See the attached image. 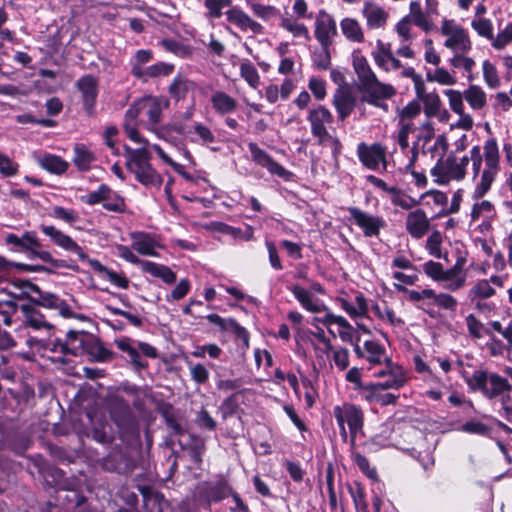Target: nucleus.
Listing matches in <instances>:
<instances>
[{"mask_svg":"<svg viewBox=\"0 0 512 512\" xmlns=\"http://www.w3.org/2000/svg\"><path fill=\"white\" fill-rule=\"evenodd\" d=\"M466 53H455L449 61L454 68H463L466 72L471 73L475 66V61L471 57L465 56Z\"/></svg>","mask_w":512,"mask_h":512,"instance_id":"nucleus-62","label":"nucleus"},{"mask_svg":"<svg viewBox=\"0 0 512 512\" xmlns=\"http://www.w3.org/2000/svg\"><path fill=\"white\" fill-rule=\"evenodd\" d=\"M376 65L385 71L397 70L402 67V63L391 52L390 44H385L381 40L376 41V50L372 52Z\"/></svg>","mask_w":512,"mask_h":512,"instance_id":"nucleus-18","label":"nucleus"},{"mask_svg":"<svg viewBox=\"0 0 512 512\" xmlns=\"http://www.w3.org/2000/svg\"><path fill=\"white\" fill-rule=\"evenodd\" d=\"M253 161L262 167H265L270 173L275 174L285 180L289 179L292 175L291 172L286 170L282 165L274 161L264 150L258 147L255 143L248 144Z\"/></svg>","mask_w":512,"mask_h":512,"instance_id":"nucleus-15","label":"nucleus"},{"mask_svg":"<svg viewBox=\"0 0 512 512\" xmlns=\"http://www.w3.org/2000/svg\"><path fill=\"white\" fill-rule=\"evenodd\" d=\"M491 41L492 46L497 50H501L506 47L512 41L511 24L508 23L505 28L496 35V37L493 36Z\"/></svg>","mask_w":512,"mask_h":512,"instance_id":"nucleus-64","label":"nucleus"},{"mask_svg":"<svg viewBox=\"0 0 512 512\" xmlns=\"http://www.w3.org/2000/svg\"><path fill=\"white\" fill-rule=\"evenodd\" d=\"M314 36L321 48H330L337 36V24L334 17L326 10L321 9L315 17Z\"/></svg>","mask_w":512,"mask_h":512,"instance_id":"nucleus-9","label":"nucleus"},{"mask_svg":"<svg viewBox=\"0 0 512 512\" xmlns=\"http://www.w3.org/2000/svg\"><path fill=\"white\" fill-rule=\"evenodd\" d=\"M416 93L419 100L423 103L424 113L427 118L439 114L442 101L436 92H426L421 85L416 86Z\"/></svg>","mask_w":512,"mask_h":512,"instance_id":"nucleus-28","label":"nucleus"},{"mask_svg":"<svg viewBox=\"0 0 512 512\" xmlns=\"http://www.w3.org/2000/svg\"><path fill=\"white\" fill-rule=\"evenodd\" d=\"M41 231L57 246L84 258L82 248L70 236L64 234L59 229H56L54 226L42 225Z\"/></svg>","mask_w":512,"mask_h":512,"instance_id":"nucleus-20","label":"nucleus"},{"mask_svg":"<svg viewBox=\"0 0 512 512\" xmlns=\"http://www.w3.org/2000/svg\"><path fill=\"white\" fill-rule=\"evenodd\" d=\"M395 289L399 292L405 293L407 295V298L411 302H419L424 299H431L432 296H434V290L433 289H422L420 291L418 290H409L405 286L401 284H395Z\"/></svg>","mask_w":512,"mask_h":512,"instance_id":"nucleus-54","label":"nucleus"},{"mask_svg":"<svg viewBox=\"0 0 512 512\" xmlns=\"http://www.w3.org/2000/svg\"><path fill=\"white\" fill-rule=\"evenodd\" d=\"M496 294L495 289L487 279L477 281L469 290L468 298L471 302L476 300H486L493 297Z\"/></svg>","mask_w":512,"mask_h":512,"instance_id":"nucleus-40","label":"nucleus"},{"mask_svg":"<svg viewBox=\"0 0 512 512\" xmlns=\"http://www.w3.org/2000/svg\"><path fill=\"white\" fill-rule=\"evenodd\" d=\"M465 323L467 326V330L469 333V336L473 339H480L483 337L484 334L488 335L489 337H493L491 330L489 328H486L484 324L477 319V317L474 314H469L465 318Z\"/></svg>","mask_w":512,"mask_h":512,"instance_id":"nucleus-47","label":"nucleus"},{"mask_svg":"<svg viewBox=\"0 0 512 512\" xmlns=\"http://www.w3.org/2000/svg\"><path fill=\"white\" fill-rule=\"evenodd\" d=\"M406 231L414 239H421L430 228V220L422 209L411 211L405 221Z\"/></svg>","mask_w":512,"mask_h":512,"instance_id":"nucleus-17","label":"nucleus"},{"mask_svg":"<svg viewBox=\"0 0 512 512\" xmlns=\"http://www.w3.org/2000/svg\"><path fill=\"white\" fill-rule=\"evenodd\" d=\"M299 18L292 16H281L280 26L292 34L295 38H302L306 41L311 39L308 27L298 21Z\"/></svg>","mask_w":512,"mask_h":512,"instance_id":"nucleus-37","label":"nucleus"},{"mask_svg":"<svg viewBox=\"0 0 512 512\" xmlns=\"http://www.w3.org/2000/svg\"><path fill=\"white\" fill-rule=\"evenodd\" d=\"M96 269L100 273L104 274L105 277L111 283H113L115 286H117L119 288H122V289H127L128 288L129 280L123 274H120V273H117V272H115L113 270H110V269H108L107 267L103 266L100 263H97Z\"/></svg>","mask_w":512,"mask_h":512,"instance_id":"nucleus-52","label":"nucleus"},{"mask_svg":"<svg viewBox=\"0 0 512 512\" xmlns=\"http://www.w3.org/2000/svg\"><path fill=\"white\" fill-rule=\"evenodd\" d=\"M488 374L482 370H476L471 377L466 379V383L472 390L484 391L485 385L487 384Z\"/></svg>","mask_w":512,"mask_h":512,"instance_id":"nucleus-63","label":"nucleus"},{"mask_svg":"<svg viewBox=\"0 0 512 512\" xmlns=\"http://www.w3.org/2000/svg\"><path fill=\"white\" fill-rule=\"evenodd\" d=\"M85 355L90 356L95 361H108L112 357V352L106 349L101 341L94 335L86 336Z\"/></svg>","mask_w":512,"mask_h":512,"instance_id":"nucleus-33","label":"nucleus"},{"mask_svg":"<svg viewBox=\"0 0 512 512\" xmlns=\"http://www.w3.org/2000/svg\"><path fill=\"white\" fill-rule=\"evenodd\" d=\"M471 26L479 36L489 40L493 39V24L491 20L478 18L472 21Z\"/></svg>","mask_w":512,"mask_h":512,"instance_id":"nucleus-58","label":"nucleus"},{"mask_svg":"<svg viewBox=\"0 0 512 512\" xmlns=\"http://www.w3.org/2000/svg\"><path fill=\"white\" fill-rule=\"evenodd\" d=\"M339 302L341 304V308L353 318L364 316L368 311L366 299L361 294L355 297V304H352L345 299H339Z\"/></svg>","mask_w":512,"mask_h":512,"instance_id":"nucleus-45","label":"nucleus"},{"mask_svg":"<svg viewBox=\"0 0 512 512\" xmlns=\"http://www.w3.org/2000/svg\"><path fill=\"white\" fill-rule=\"evenodd\" d=\"M314 321L320 322L326 327H329L332 324L338 325L341 328L339 330V337L341 340L344 342L352 341L353 327L344 317L327 312L322 318H314Z\"/></svg>","mask_w":512,"mask_h":512,"instance_id":"nucleus-29","label":"nucleus"},{"mask_svg":"<svg viewBox=\"0 0 512 512\" xmlns=\"http://www.w3.org/2000/svg\"><path fill=\"white\" fill-rule=\"evenodd\" d=\"M431 299L433 300V303L439 308L450 311H455L458 305L456 298L446 293L436 294L434 292V296H432Z\"/></svg>","mask_w":512,"mask_h":512,"instance_id":"nucleus-61","label":"nucleus"},{"mask_svg":"<svg viewBox=\"0 0 512 512\" xmlns=\"http://www.w3.org/2000/svg\"><path fill=\"white\" fill-rule=\"evenodd\" d=\"M365 96L363 100L377 107H382V99L391 98L396 94L395 88L390 84L382 83L377 77L365 84L362 88Z\"/></svg>","mask_w":512,"mask_h":512,"instance_id":"nucleus-13","label":"nucleus"},{"mask_svg":"<svg viewBox=\"0 0 512 512\" xmlns=\"http://www.w3.org/2000/svg\"><path fill=\"white\" fill-rule=\"evenodd\" d=\"M352 65L360 82L361 88L371 80H374L375 77H377L371 69L366 57L363 56L359 51L353 52Z\"/></svg>","mask_w":512,"mask_h":512,"instance_id":"nucleus-27","label":"nucleus"},{"mask_svg":"<svg viewBox=\"0 0 512 512\" xmlns=\"http://www.w3.org/2000/svg\"><path fill=\"white\" fill-rule=\"evenodd\" d=\"M5 242L28 252L30 259L37 258L46 263H56L50 252L41 249L42 245L33 231H26L21 237L13 233L7 234Z\"/></svg>","mask_w":512,"mask_h":512,"instance_id":"nucleus-6","label":"nucleus"},{"mask_svg":"<svg viewBox=\"0 0 512 512\" xmlns=\"http://www.w3.org/2000/svg\"><path fill=\"white\" fill-rule=\"evenodd\" d=\"M340 29L344 37L353 43H362L365 40L364 31L357 19L345 17L340 22Z\"/></svg>","mask_w":512,"mask_h":512,"instance_id":"nucleus-32","label":"nucleus"},{"mask_svg":"<svg viewBox=\"0 0 512 512\" xmlns=\"http://www.w3.org/2000/svg\"><path fill=\"white\" fill-rule=\"evenodd\" d=\"M21 309L25 316V323L35 329H47L51 330L53 328L52 324L47 322L44 318V316L34 307L31 305H22Z\"/></svg>","mask_w":512,"mask_h":512,"instance_id":"nucleus-38","label":"nucleus"},{"mask_svg":"<svg viewBox=\"0 0 512 512\" xmlns=\"http://www.w3.org/2000/svg\"><path fill=\"white\" fill-rule=\"evenodd\" d=\"M193 87V82L185 77L177 76L169 87V93L176 99H182Z\"/></svg>","mask_w":512,"mask_h":512,"instance_id":"nucleus-49","label":"nucleus"},{"mask_svg":"<svg viewBox=\"0 0 512 512\" xmlns=\"http://www.w3.org/2000/svg\"><path fill=\"white\" fill-rule=\"evenodd\" d=\"M168 101L157 97H144L136 101L127 111L126 117L136 121L138 116L144 113L148 117L151 126L157 125L161 120L163 109L167 108Z\"/></svg>","mask_w":512,"mask_h":512,"instance_id":"nucleus-5","label":"nucleus"},{"mask_svg":"<svg viewBox=\"0 0 512 512\" xmlns=\"http://www.w3.org/2000/svg\"><path fill=\"white\" fill-rule=\"evenodd\" d=\"M288 289L306 310L313 313L321 311V306L313 301L310 291L299 285H292Z\"/></svg>","mask_w":512,"mask_h":512,"instance_id":"nucleus-42","label":"nucleus"},{"mask_svg":"<svg viewBox=\"0 0 512 512\" xmlns=\"http://www.w3.org/2000/svg\"><path fill=\"white\" fill-rule=\"evenodd\" d=\"M407 382V374L402 366L400 367H392L390 371H388V377H385L383 381L375 382L380 388H384L386 390L389 389H400Z\"/></svg>","mask_w":512,"mask_h":512,"instance_id":"nucleus-35","label":"nucleus"},{"mask_svg":"<svg viewBox=\"0 0 512 512\" xmlns=\"http://www.w3.org/2000/svg\"><path fill=\"white\" fill-rule=\"evenodd\" d=\"M125 206L124 198L109 187V194L103 202V207L108 211L122 213L125 211Z\"/></svg>","mask_w":512,"mask_h":512,"instance_id":"nucleus-53","label":"nucleus"},{"mask_svg":"<svg viewBox=\"0 0 512 512\" xmlns=\"http://www.w3.org/2000/svg\"><path fill=\"white\" fill-rule=\"evenodd\" d=\"M240 75L252 88H257L260 85V75L255 66L245 60L240 64Z\"/></svg>","mask_w":512,"mask_h":512,"instance_id":"nucleus-50","label":"nucleus"},{"mask_svg":"<svg viewBox=\"0 0 512 512\" xmlns=\"http://www.w3.org/2000/svg\"><path fill=\"white\" fill-rule=\"evenodd\" d=\"M511 385L507 379L498 374H488L487 384L485 385L483 394L488 398H495L504 392L511 390Z\"/></svg>","mask_w":512,"mask_h":512,"instance_id":"nucleus-34","label":"nucleus"},{"mask_svg":"<svg viewBox=\"0 0 512 512\" xmlns=\"http://www.w3.org/2000/svg\"><path fill=\"white\" fill-rule=\"evenodd\" d=\"M109 194V186L102 184L96 191H92L86 195L81 196V201L87 205H96L103 203Z\"/></svg>","mask_w":512,"mask_h":512,"instance_id":"nucleus-57","label":"nucleus"},{"mask_svg":"<svg viewBox=\"0 0 512 512\" xmlns=\"http://www.w3.org/2000/svg\"><path fill=\"white\" fill-rule=\"evenodd\" d=\"M173 70L174 66L172 64L159 62L148 67L133 65L131 72L136 78L142 81H147L150 78L168 76Z\"/></svg>","mask_w":512,"mask_h":512,"instance_id":"nucleus-23","label":"nucleus"},{"mask_svg":"<svg viewBox=\"0 0 512 512\" xmlns=\"http://www.w3.org/2000/svg\"><path fill=\"white\" fill-rule=\"evenodd\" d=\"M440 32L446 38L444 46L454 53L469 52L472 49L468 32L455 20L443 19Z\"/></svg>","mask_w":512,"mask_h":512,"instance_id":"nucleus-4","label":"nucleus"},{"mask_svg":"<svg viewBox=\"0 0 512 512\" xmlns=\"http://www.w3.org/2000/svg\"><path fill=\"white\" fill-rule=\"evenodd\" d=\"M132 249L144 256L157 257L156 248L159 247L154 238L147 233H131Z\"/></svg>","mask_w":512,"mask_h":512,"instance_id":"nucleus-26","label":"nucleus"},{"mask_svg":"<svg viewBox=\"0 0 512 512\" xmlns=\"http://www.w3.org/2000/svg\"><path fill=\"white\" fill-rule=\"evenodd\" d=\"M202 496L210 505L212 502H219L231 493V487L225 480H219L215 483H205L202 486Z\"/></svg>","mask_w":512,"mask_h":512,"instance_id":"nucleus-25","label":"nucleus"},{"mask_svg":"<svg viewBox=\"0 0 512 512\" xmlns=\"http://www.w3.org/2000/svg\"><path fill=\"white\" fill-rule=\"evenodd\" d=\"M95 161L94 154L83 145L74 147L73 163L81 171H88Z\"/></svg>","mask_w":512,"mask_h":512,"instance_id":"nucleus-46","label":"nucleus"},{"mask_svg":"<svg viewBox=\"0 0 512 512\" xmlns=\"http://www.w3.org/2000/svg\"><path fill=\"white\" fill-rule=\"evenodd\" d=\"M204 6L207 9V17L212 19H219L224 8H231L232 0H204Z\"/></svg>","mask_w":512,"mask_h":512,"instance_id":"nucleus-51","label":"nucleus"},{"mask_svg":"<svg viewBox=\"0 0 512 512\" xmlns=\"http://www.w3.org/2000/svg\"><path fill=\"white\" fill-rule=\"evenodd\" d=\"M444 94L448 97L449 106L451 110L456 114H462V112L464 111V92L461 93L460 91L457 90L448 89L444 91Z\"/></svg>","mask_w":512,"mask_h":512,"instance_id":"nucleus-60","label":"nucleus"},{"mask_svg":"<svg viewBox=\"0 0 512 512\" xmlns=\"http://www.w3.org/2000/svg\"><path fill=\"white\" fill-rule=\"evenodd\" d=\"M142 270L153 277L160 278L166 284H172L176 281V274L168 267L151 261L142 263Z\"/></svg>","mask_w":512,"mask_h":512,"instance_id":"nucleus-36","label":"nucleus"},{"mask_svg":"<svg viewBox=\"0 0 512 512\" xmlns=\"http://www.w3.org/2000/svg\"><path fill=\"white\" fill-rule=\"evenodd\" d=\"M89 333L80 331H69L64 342H58L60 352L64 355L71 354L73 356L85 355L86 336Z\"/></svg>","mask_w":512,"mask_h":512,"instance_id":"nucleus-22","label":"nucleus"},{"mask_svg":"<svg viewBox=\"0 0 512 512\" xmlns=\"http://www.w3.org/2000/svg\"><path fill=\"white\" fill-rule=\"evenodd\" d=\"M496 217V210L492 202L488 200H476L470 212V221L475 223L483 220L481 230H488L491 227V221Z\"/></svg>","mask_w":512,"mask_h":512,"instance_id":"nucleus-19","label":"nucleus"},{"mask_svg":"<svg viewBox=\"0 0 512 512\" xmlns=\"http://www.w3.org/2000/svg\"><path fill=\"white\" fill-rule=\"evenodd\" d=\"M87 417L89 418L92 424L91 437L97 441L98 443H108L110 442V437L107 435L105 431V426L102 421L96 422L91 413H87Z\"/></svg>","mask_w":512,"mask_h":512,"instance_id":"nucleus-59","label":"nucleus"},{"mask_svg":"<svg viewBox=\"0 0 512 512\" xmlns=\"http://www.w3.org/2000/svg\"><path fill=\"white\" fill-rule=\"evenodd\" d=\"M108 410L112 421L121 430L122 435L124 431H131L135 436L138 435L128 402L120 397H112L108 401Z\"/></svg>","mask_w":512,"mask_h":512,"instance_id":"nucleus-8","label":"nucleus"},{"mask_svg":"<svg viewBox=\"0 0 512 512\" xmlns=\"http://www.w3.org/2000/svg\"><path fill=\"white\" fill-rule=\"evenodd\" d=\"M483 78L487 86L491 89H496L500 86V78L496 67L488 60H485L482 65Z\"/></svg>","mask_w":512,"mask_h":512,"instance_id":"nucleus-55","label":"nucleus"},{"mask_svg":"<svg viewBox=\"0 0 512 512\" xmlns=\"http://www.w3.org/2000/svg\"><path fill=\"white\" fill-rule=\"evenodd\" d=\"M36 162L44 170L57 175L65 173L69 167V163L63 158L48 153L37 156Z\"/></svg>","mask_w":512,"mask_h":512,"instance_id":"nucleus-31","label":"nucleus"},{"mask_svg":"<svg viewBox=\"0 0 512 512\" xmlns=\"http://www.w3.org/2000/svg\"><path fill=\"white\" fill-rule=\"evenodd\" d=\"M360 162L368 169L377 170L379 165H386V149L380 143L367 145L362 142L357 146Z\"/></svg>","mask_w":512,"mask_h":512,"instance_id":"nucleus-12","label":"nucleus"},{"mask_svg":"<svg viewBox=\"0 0 512 512\" xmlns=\"http://www.w3.org/2000/svg\"><path fill=\"white\" fill-rule=\"evenodd\" d=\"M76 87L82 95L85 111L92 115L98 96V80L91 74L84 75L76 82Z\"/></svg>","mask_w":512,"mask_h":512,"instance_id":"nucleus-14","label":"nucleus"},{"mask_svg":"<svg viewBox=\"0 0 512 512\" xmlns=\"http://www.w3.org/2000/svg\"><path fill=\"white\" fill-rule=\"evenodd\" d=\"M226 20L236 27L242 33H252L253 35L264 34V27L261 23L254 20L248 13L238 6L229 8L225 13Z\"/></svg>","mask_w":512,"mask_h":512,"instance_id":"nucleus-10","label":"nucleus"},{"mask_svg":"<svg viewBox=\"0 0 512 512\" xmlns=\"http://www.w3.org/2000/svg\"><path fill=\"white\" fill-rule=\"evenodd\" d=\"M333 415L338 426L347 423L351 443L354 444L357 435L363 433L364 413L362 409L356 405L344 403L341 406L334 407Z\"/></svg>","mask_w":512,"mask_h":512,"instance_id":"nucleus-7","label":"nucleus"},{"mask_svg":"<svg viewBox=\"0 0 512 512\" xmlns=\"http://www.w3.org/2000/svg\"><path fill=\"white\" fill-rule=\"evenodd\" d=\"M333 120L332 113L323 105H318L308 111L307 121L310 123L311 134L318 139L319 145L332 141L334 154H338L341 149V143L339 139L333 138L327 130V125L332 124Z\"/></svg>","mask_w":512,"mask_h":512,"instance_id":"nucleus-3","label":"nucleus"},{"mask_svg":"<svg viewBox=\"0 0 512 512\" xmlns=\"http://www.w3.org/2000/svg\"><path fill=\"white\" fill-rule=\"evenodd\" d=\"M117 347L128 355L130 363L137 368H145L147 363L141 360L140 353L137 348L130 344L129 339L124 338L116 341Z\"/></svg>","mask_w":512,"mask_h":512,"instance_id":"nucleus-48","label":"nucleus"},{"mask_svg":"<svg viewBox=\"0 0 512 512\" xmlns=\"http://www.w3.org/2000/svg\"><path fill=\"white\" fill-rule=\"evenodd\" d=\"M211 104L216 113L226 115L236 111L238 103L236 99L224 91H216L211 96Z\"/></svg>","mask_w":512,"mask_h":512,"instance_id":"nucleus-30","label":"nucleus"},{"mask_svg":"<svg viewBox=\"0 0 512 512\" xmlns=\"http://www.w3.org/2000/svg\"><path fill=\"white\" fill-rule=\"evenodd\" d=\"M193 132L197 136V139H192L194 142H200L202 145H209L216 141V137L211 129L202 123H195L193 126Z\"/></svg>","mask_w":512,"mask_h":512,"instance_id":"nucleus-56","label":"nucleus"},{"mask_svg":"<svg viewBox=\"0 0 512 512\" xmlns=\"http://www.w3.org/2000/svg\"><path fill=\"white\" fill-rule=\"evenodd\" d=\"M464 99L473 110H481L486 105V93L478 85H470L464 91Z\"/></svg>","mask_w":512,"mask_h":512,"instance_id":"nucleus-41","label":"nucleus"},{"mask_svg":"<svg viewBox=\"0 0 512 512\" xmlns=\"http://www.w3.org/2000/svg\"><path fill=\"white\" fill-rule=\"evenodd\" d=\"M384 390L375 383H367V386L363 387L361 396L369 403H377L382 406L395 405L398 396L392 393H383Z\"/></svg>","mask_w":512,"mask_h":512,"instance_id":"nucleus-24","label":"nucleus"},{"mask_svg":"<svg viewBox=\"0 0 512 512\" xmlns=\"http://www.w3.org/2000/svg\"><path fill=\"white\" fill-rule=\"evenodd\" d=\"M348 212L354 223L362 229L366 237H376L385 227V221L380 216H375L360 210L357 207H349Z\"/></svg>","mask_w":512,"mask_h":512,"instance_id":"nucleus-11","label":"nucleus"},{"mask_svg":"<svg viewBox=\"0 0 512 512\" xmlns=\"http://www.w3.org/2000/svg\"><path fill=\"white\" fill-rule=\"evenodd\" d=\"M410 18L411 21L424 30L425 32H428L432 30L433 23L430 21L428 15H426L421 8V5L417 1H412L410 3Z\"/></svg>","mask_w":512,"mask_h":512,"instance_id":"nucleus-44","label":"nucleus"},{"mask_svg":"<svg viewBox=\"0 0 512 512\" xmlns=\"http://www.w3.org/2000/svg\"><path fill=\"white\" fill-rule=\"evenodd\" d=\"M362 15L366 20L367 27L372 30L383 28L389 18V13L374 2L364 3Z\"/></svg>","mask_w":512,"mask_h":512,"instance_id":"nucleus-21","label":"nucleus"},{"mask_svg":"<svg viewBox=\"0 0 512 512\" xmlns=\"http://www.w3.org/2000/svg\"><path fill=\"white\" fill-rule=\"evenodd\" d=\"M357 98L349 87H340L333 96V104L340 120H345L355 109Z\"/></svg>","mask_w":512,"mask_h":512,"instance_id":"nucleus-16","label":"nucleus"},{"mask_svg":"<svg viewBox=\"0 0 512 512\" xmlns=\"http://www.w3.org/2000/svg\"><path fill=\"white\" fill-rule=\"evenodd\" d=\"M472 177L475 187L472 192L473 200L482 199L491 189L500 172V153L495 139H488L483 146L475 145L470 150Z\"/></svg>","mask_w":512,"mask_h":512,"instance_id":"nucleus-1","label":"nucleus"},{"mask_svg":"<svg viewBox=\"0 0 512 512\" xmlns=\"http://www.w3.org/2000/svg\"><path fill=\"white\" fill-rule=\"evenodd\" d=\"M128 170L145 187L160 188L163 183L162 176L152 167L151 155L145 148L131 149L126 147Z\"/></svg>","mask_w":512,"mask_h":512,"instance_id":"nucleus-2","label":"nucleus"},{"mask_svg":"<svg viewBox=\"0 0 512 512\" xmlns=\"http://www.w3.org/2000/svg\"><path fill=\"white\" fill-rule=\"evenodd\" d=\"M365 350L364 359H366L372 365L381 364L385 359L388 358L385 348L376 341H365Z\"/></svg>","mask_w":512,"mask_h":512,"instance_id":"nucleus-43","label":"nucleus"},{"mask_svg":"<svg viewBox=\"0 0 512 512\" xmlns=\"http://www.w3.org/2000/svg\"><path fill=\"white\" fill-rule=\"evenodd\" d=\"M253 15L263 21H268L279 15V9L272 5H266L262 0H245Z\"/></svg>","mask_w":512,"mask_h":512,"instance_id":"nucleus-39","label":"nucleus"}]
</instances>
